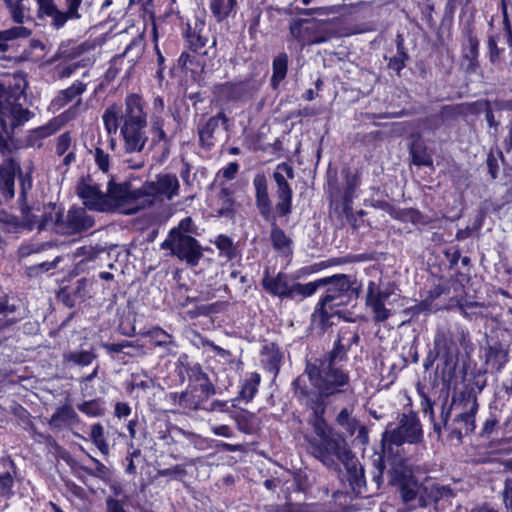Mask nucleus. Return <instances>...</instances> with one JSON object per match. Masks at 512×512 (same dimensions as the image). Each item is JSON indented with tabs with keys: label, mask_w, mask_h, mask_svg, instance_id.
I'll use <instances>...</instances> for the list:
<instances>
[{
	"label": "nucleus",
	"mask_w": 512,
	"mask_h": 512,
	"mask_svg": "<svg viewBox=\"0 0 512 512\" xmlns=\"http://www.w3.org/2000/svg\"><path fill=\"white\" fill-rule=\"evenodd\" d=\"M2 38L8 43L18 38H27L30 36L31 31L24 26H16L7 30L0 31Z\"/></svg>",
	"instance_id": "a878e982"
},
{
	"label": "nucleus",
	"mask_w": 512,
	"mask_h": 512,
	"mask_svg": "<svg viewBox=\"0 0 512 512\" xmlns=\"http://www.w3.org/2000/svg\"><path fill=\"white\" fill-rule=\"evenodd\" d=\"M68 146H69V137L67 135H62L59 138V143H58V147H57L58 152L63 153L67 149Z\"/></svg>",
	"instance_id": "3c124183"
},
{
	"label": "nucleus",
	"mask_w": 512,
	"mask_h": 512,
	"mask_svg": "<svg viewBox=\"0 0 512 512\" xmlns=\"http://www.w3.org/2000/svg\"><path fill=\"white\" fill-rule=\"evenodd\" d=\"M39 5V10L41 13L49 16L51 13L55 12V9L57 8L53 0H36Z\"/></svg>",
	"instance_id": "58836bf2"
},
{
	"label": "nucleus",
	"mask_w": 512,
	"mask_h": 512,
	"mask_svg": "<svg viewBox=\"0 0 512 512\" xmlns=\"http://www.w3.org/2000/svg\"><path fill=\"white\" fill-rule=\"evenodd\" d=\"M331 278H322L306 284L293 283L292 298L312 296L319 287L329 284Z\"/></svg>",
	"instance_id": "a211bd4d"
},
{
	"label": "nucleus",
	"mask_w": 512,
	"mask_h": 512,
	"mask_svg": "<svg viewBox=\"0 0 512 512\" xmlns=\"http://www.w3.org/2000/svg\"><path fill=\"white\" fill-rule=\"evenodd\" d=\"M450 415V409H448L446 412L442 411V418L444 422L446 423Z\"/></svg>",
	"instance_id": "680f3d73"
},
{
	"label": "nucleus",
	"mask_w": 512,
	"mask_h": 512,
	"mask_svg": "<svg viewBox=\"0 0 512 512\" xmlns=\"http://www.w3.org/2000/svg\"><path fill=\"white\" fill-rule=\"evenodd\" d=\"M143 165H144V162L142 160H140L135 163L129 164V167L132 169H140L143 167Z\"/></svg>",
	"instance_id": "13d9d810"
},
{
	"label": "nucleus",
	"mask_w": 512,
	"mask_h": 512,
	"mask_svg": "<svg viewBox=\"0 0 512 512\" xmlns=\"http://www.w3.org/2000/svg\"><path fill=\"white\" fill-rule=\"evenodd\" d=\"M314 431L318 437L317 440H321L332 435L330 429L328 428L326 422L321 418L316 416L313 422Z\"/></svg>",
	"instance_id": "c756f323"
},
{
	"label": "nucleus",
	"mask_w": 512,
	"mask_h": 512,
	"mask_svg": "<svg viewBox=\"0 0 512 512\" xmlns=\"http://www.w3.org/2000/svg\"><path fill=\"white\" fill-rule=\"evenodd\" d=\"M307 374L313 385L323 396H329L338 392L339 388L348 382V376L334 367L332 361L322 363L320 368L307 366Z\"/></svg>",
	"instance_id": "6e6552de"
},
{
	"label": "nucleus",
	"mask_w": 512,
	"mask_h": 512,
	"mask_svg": "<svg viewBox=\"0 0 512 512\" xmlns=\"http://www.w3.org/2000/svg\"><path fill=\"white\" fill-rule=\"evenodd\" d=\"M180 192L178 177L172 173H161L142 185L145 208L157 202L170 201Z\"/></svg>",
	"instance_id": "0eeeda50"
},
{
	"label": "nucleus",
	"mask_w": 512,
	"mask_h": 512,
	"mask_svg": "<svg viewBox=\"0 0 512 512\" xmlns=\"http://www.w3.org/2000/svg\"><path fill=\"white\" fill-rule=\"evenodd\" d=\"M101 277L108 280L112 278V275L108 272H104L101 274Z\"/></svg>",
	"instance_id": "69168bd1"
},
{
	"label": "nucleus",
	"mask_w": 512,
	"mask_h": 512,
	"mask_svg": "<svg viewBox=\"0 0 512 512\" xmlns=\"http://www.w3.org/2000/svg\"><path fill=\"white\" fill-rule=\"evenodd\" d=\"M274 179L278 185V188H282L284 186H289V184L285 180L284 175L278 169L274 173Z\"/></svg>",
	"instance_id": "8fccbe9b"
},
{
	"label": "nucleus",
	"mask_w": 512,
	"mask_h": 512,
	"mask_svg": "<svg viewBox=\"0 0 512 512\" xmlns=\"http://www.w3.org/2000/svg\"><path fill=\"white\" fill-rule=\"evenodd\" d=\"M271 240L275 248L284 249L288 246V239L284 232L280 229H273L271 232Z\"/></svg>",
	"instance_id": "2f4dec72"
},
{
	"label": "nucleus",
	"mask_w": 512,
	"mask_h": 512,
	"mask_svg": "<svg viewBox=\"0 0 512 512\" xmlns=\"http://www.w3.org/2000/svg\"><path fill=\"white\" fill-rule=\"evenodd\" d=\"M93 461L96 463V465L100 471H103L105 469V466L102 465L99 461H97L96 459H93Z\"/></svg>",
	"instance_id": "0e129e2a"
},
{
	"label": "nucleus",
	"mask_w": 512,
	"mask_h": 512,
	"mask_svg": "<svg viewBox=\"0 0 512 512\" xmlns=\"http://www.w3.org/2000/svg\"><path fill=\"white\" fill-rule=\"evenodd\" d=\"M15 81L18 91L14 93L8 92L0 84V125L6 134H10L30 118V112L18 103L19 96L24 90V80L15 77Z\"/></svg>",
	"instance_id": "20e7f679"
},
{
	"label": "nucleus",
	"mask_w": 512,
	"mask_h": 512,
	"mask_svg": "<svg viewBox=\"0 0 512 512\" xmlns=\"http://www.w3.org/2000/svg\"><path fill=\"white\" fill-rule=\"evenodd\" d=\"M291 200L279 199L277 209L282 215H286L290 211Z\"/></svg>",
	"instance_id": "49530a36"
},
{
	"label": "nucleus",
	"mask_w": 512,
	"mask_h": 512,
	"mask_svg": "<svg viewBox=\"0 0 512 512\" xmlns=\"http://www.w3.org/2000/svg\"><path fill=\"white\" fill-rule=\"evenodd\" d=\"M49 17L52 18L53 25L56 28L62 27L67 22V20L73 19L71 16H69L67 9L66 11H60L58 8H56L55 12L51 13Z\"/></svg>",
	"instance_id": "473e14b6"
},
{
	"label": "nucleus",
	"mask_w": 512,
	"mask_h": 512,
	"mask_svg": "<svg viewBox=\"0 0 512 512\" xmlns=\"http://www.w3.org/2000/svg\"><path fill=\"white\" fill-rule=\"evenodd\" d=\"M108 512H124L123 508L115 501L108 504Z\"/></svg>",
	"instance_id": "6e6d98bb"
},
{
	"label": "nucleus",
	"mask_w": 512,
	"mask_h": 512,
	"mask_svg": "<svg viewBox=\"0 0 512 512\" xmlns=\"http://www.w3.org/2000/svg\"><path fill=\"white\" fill-rule=\"evenodd\" d=\"M9 49V43L2 38L0 34V52L7 51Z\"/></svg>",
	"instance_id": "4d7b16f0"
},
{
	"label": "nucleus",
	"mask_w": 512,
	"mask_h": 512,
	"mask_svg": "<svg viewBox=\"0 0 512 512\" xmlns=\"http://www.w3.org/2000/svg\"><path fill=\"white\" fill-rule=\"evenodd\" d=\"M95 162L100 170L107 172L109 168V155L102 149L97 148L95 151Z\"/></svg>",
	"instance_id": "72a5a7b5"
},
{
	"label": "nucleus",
	"mask_w": 512,
	"mask_h": 512,
	"mask_svg": "<svg viewBox=\"0 0 512 512\" xmlns=\"http://www.w3.org/2000/svg\"><path fill=\"white\" fill-rule=\"evenodd\" d=\"M49 209L48 216L40 224L43 229L53 225L59 233L74 234L87 230L93 225V219L83 208H71L66 214L61 213L55 206Z\"/></svg>",
	"instance_id": "423d86ee"
},
{
	"label": "nucleus",
	"mask_w": 512,
	"mask_h": 512,
	"mask_svg": "<svg viewBox=\"0 0 512 512\" xmlns=\"http://www.w3.org/2000/svg\"><path fill=\"white\" fill-rule=\"evenodd\" d=\"M277 169L281 171V173L284 175V173L287 175L288 178H293V169L291 166H289L286 163L279 164L277 166Z\"/></svg>",
	"instance_id": "864d4df0"
},
{
	"label": "nucleus",
	"mask_w": 512,
	"mask_h": 512,
	"mask_svg": "<svg viewBox=\"0 0 512 512\" xmlns=\"http://www.w3.org/2000/svg\"><path fill=\"white\" fill-rule=\"evenodd\" d=\"M191 219L185 218L181 220L178 227L173 229L172 231H179L180 233L186 234L190 231Z\"/></svg>",
	"instance_id": "de8ad7c7"
},
{
	"label": "nucleus",
	"mask_w": 512,
	"mask_h": 512,
	"mask_svg": "<svg viewBox=\"0 0 512 512\" xmlns=\"http://www.w3.org/2000/svg\"><path fill=\"white\" fill-rule=\"evenodd\" d=\"M349 418V414H348V411L346 409H343L339 414H338V417H337V421L339 424L341 425H345L347 420Z\"/></svg>",
	"instance_id": "5fc2aeb1"
},
{
	"label": "nucleus",
	"mask_w": 512,
	"mask_h": 512,
	"mask_svg": "<svg viewBox=\"0 0 512 512\" xmlns=\"http://www.w3.org/2000/svg\"><path fill=\"white\" fill-rule=\"evenodd\" d=\"M216 244L218 248L222 251H228L232 245L230 239L224 236H219L216 241Z\"/></svg>",
	"instance_id": "a18cd8bd"
},
{
	"label": "nucleus",
	"mask_w": 512,
	"mask_h": 512,
	"mask_svg": "<svg viewBox=\"0 0 512 512\" xmlns=\"http://www.w3.org/2000/svg\"><path fill=\"white\" fill-rule=\"evenodd\" d=\"M422 437V430L419 420L414 414L403 415L399 426L391 431H386L383 435V446L401 445L405 442L416 443Z\"/></svg>",
	"instance_id": "9b49d317"
},
{
	"label": "nucleus",
	"mask_w": 512,
	"mask_h": 512,
	"mask_svg": "<svg viewBox=\"0 0 512 512\" xmlns=\"http://www.w3.org/2000/svg\"><path fill=\"white\" fill-rule=\"evenodd\" d=\"M305 98L307 100H312L314 98V92L313 90H308L306 93H305Z\"/></svg>",
	"instance_id": "052dcab7"
},
{
	"label": "nucleus",
	"mask_w": 512,
	"mask_h": 512,
	"mask_svg": "<svg viewBox=\"0 0 512 512\" xmlns=\"http://www.w3.org/2000/svg\"><path fill=\"white\" fill-rule=\"evenodd\" d=\"M233 0H211L210 8L219 21L224 19L230 12Z\"/></svg>",
	"instance_id": "5701e85b"
},
{
	"label": "nucleus",
	"mask_w": 512,
	"mask_h": 512,
	"mask_svg": "<svg viewBox=\"0 0 512 512\" xmlns=\"http://www.w3.org/2000/svg\"><path fill=\"white\" fill-rule=\"evenodd\" d=\"M150 124H151V127L158 126V127L163 128V126H164L163 115H151Z\"/></svg>",
	"instance_id": "603ef678"
},
{
	"label": "nucleus",
	"mask_w": 512,
	"mask_h": 512,
	"mask_svg": "<svg viewBox=\"0 0 512 512\" xmlns=\"http://www.w3.org/2000/svg\"><path fill=\"white\" fill-rule=\"evenodd\" d=\"M25 10L26 7L24 5V0H17L13 5H11V15L16 23L24 22L26 16Z\"/></svg>",
	"instance_id": "7c9ffc66"
},
{
	"label": "nucleus",
	"mask_w": 512,
	"mask_h": 512,
	"mask_svg": "<svg viewBox=\"0 0 512 512\" xmlns=\"http://www.w3.org/2000/svg\"><path fill=\"white\" fill-rule=\"evenodd\" d=\"M503 498L506 508L512 512V479L506 480Z\"/></svg>",
	"instance_id": "e433bc0d"
},
{
	"label": "nucleus",
	"mask_w": 512,
	"mask_h": 512,
	"mask_svg": "<svg viewBox=\"0 0 512 512\" xmlns=\"http://www.w3.org/2000/svg\"><path fill=\"white\" fill-rule=\"evenodd\" d=\"M220 117L224 118V116L222 114H219L217 117H212L207 121L206 125L200 130L201 141L205 140L206 130L213 131L218 126Z\"/></svg>",
	"instance_id": "4c0bfd02"
},
{
	"label": "nucleus",
	"mask_w": 512,
	"mask_h": 512,
	"mask_svg": "<svg viewBox=\"0 0 512 512\" xmlns=\"http://www.w3.org/2000/svg\"><path fill=\"white\" fill-rule=\"evenodd\" d=\"M115 412L118 417H126L130 414V407L126 403H117Z\"/></svg>",
	"instance_id": "c03bdc74"
},
{
	"label": "nucleus",
	"mask_w": 512,
	"mask_h": 512,
	"mask_svg": "<svg viewBox=\"0 0 512 512\" xmlns=\"http://www.w3.org/2000/svg\"><path fill=\"white\" fill-rule=\"evenodd\" d=\"M96 374H97V370L95 369V370L92 372V374H90L89 376H87L85 379H86L87 381H89V380H91L92 378H94V377L96 376Z\"/></svg>",
	"instance_id": "774afa93"
},
{
	"label": "nucleus",
	"mask_w": 512,
	"mask_h": 512,
	"mask_svg": "<svg viewBox=\"0 0 512 512\" xmlns=\"http://www.w3.org/2000/svg\"><path fill=\"white\" fill-rule=\"evenodd\" d=\"M393 297L392 302L399 296L389 289H381L375 282L370 281L367 285L366 306L370 309L373 319L378 322L387 320L391 315V305L389 299Z\"/></svg>",
	"instance_id": "f8f14e48"
},
{
	"label": "nucleus",
	"mask_w": 512,
	"mask_h": 512,
	"mask_svg": "<svg viewBox=\"0 0 512 512\" xmlns=\"http://www.w3.org/2000/svg\"><path fill=\"white\" fill-rule=\"evenodd\" d=\"M13 477L9 473L0 475V496L10 497L12 495Z\"/></svg>",
	"instance_id": "cd10ccee"
},
{
	"label": "nucleus",
	"mask_w": 512,
	"mask_h": 512,
	"mask_svg": "<svg viewBox=\"0 0 512 512\" xmlns=\"http://www.w3.org/2000/svg\"><path fill=\"white\" fill-rule=\"evenodd\" d=\"M84 90L85 87L83 84H73L71 87L59 94L57 97V102H59L61 105H65L72 101L74 98H77L79 95H81Z\"/></svg>",
	"instance_id": "393cba45"
},
{
	"label": "nucleus",
	"mask_w": 512,
	"mask_h": 512,
	"mask_svg": "<svg viewBox=\"0 0 512 512\" xmlns=\"http://www.w3.org/2000/svg\"><path fill=\"white\" fill-rule=\"evenodd\" d=\"M259 383L260 375L258 373H251L242 385L240 397L247 402L251 401L258 390Z\"/></svg>",
	"instance_id": "aec40b11"
},
{
	"label": "nucleus",
	"mask_w": 512,
	"mask_h": 512,
	"mask_svg": "<svg viewBox=\"0 0 512 512\" xmlns=\"http://www.w3.org/2000/svg\"><path fill=\"white\" fill-rule=\"evenodd\" d=\"M90 437L96 447L103 453H108V444L104 438V430L100 424H94L91 427Z\"/></svg>",
	"instance_id": "b1692460"
},
{
	"label": "nucleus",
	"mask_w": 512,
	"mask_h": 512,
	"mask_svg": "<svg viewBox=\"0 0 512 512\" xmlns=\"http://www.w3.org/2000/svg\"><path fill=\"white\" fill-rule=\"evenodd\" d=\"M163 246L169 247L174 255L191 266L197 265L202 256L197 240L179 231H171Z\"/></svg>",
	"instance_id": "9d476101"
},
{
	"label": "nucleus",
	"mask_w": 512,
	"mask_h": 512,
	"mask_svg": "<svg viewBox=\"0 0 512 512\" xmlns=\"http://www.w3.org/2000/svg\"><path fill=\"white\" fill-rule=\"evenodd\" d=\"M128 428H129L130 435H131L132 437H134L135 430H134V424H133V422H130V423H129Z\"/></svg>",
	"instance_id": "e2e57ef3"
},
{
	"label": "nucleus",
	"mask_w": 512,
	"mask_h": 512,
	"mask_svg": "<svg viewBox=\"0 0 512 512\" xmlns=\"http://www.w3.org/2000/svg\"><path fill=\"white\" fill-rule=\"evenodd\" d=\"M287 63L288 57L286 54L278 55L273 61V76L272 82L274 85H277L280 81H282L287 72Z\"/></svg>",
	"instance_id": "412c9836"
},
{
	"label": "nucleus",
	"mask_w": 512,
	"mask_h": 512,
	"mask_svg": "<svg viewBox=\"0 0 512 512\" xmlns=\"http://www.w3.org/2000/svg\"><path fill=\"white\" fill-rule=\"evenodd\" d=\"M66 9L68 10L69 16L75 19H79L81 17L79 13V8L82 4V0H64Z\"/></svg>",
	"instance_id": "f704fd0d"
},
{
	"label": "nucleus",
	"mask_w": 512,
	"mask_h": 512,
	"mask_svg": "<svg viewBox=\"0 0 512 512\" xmlns=\"http://www.w3.org/2000/svg\"><path fill=\"white\" fill-rule=\"evenodd\" d=\"M313 454L323 464L332 466L335 463V458L343 463L351 459V454L347 450L344 440L335 437L333 434L321 440H311Z\"/></svg>",
	"instance_id": "1a4fd4ad"
},
{
	"label": "nucleus",
	"mask_w": 512,
	"mask_h": 512,
	"mask_svg": "<svg viewBox=\"0 0 512 512\" xmlns=\"http://www.w3.org/2000/svg\"><path fill=\"white\" fill-rule=\"evenodd\" d=\"M478 409V403L476 399L471 400V406L469 411L461 413L456 420L461 421L464 424L465 432H472L475 429L474 418Z\"/></svg>",
	"instance_id": "4be33fe9"
},
{
	"label": "nucleus",
	"mask_w": 512,
	"mask_h": 512,
	"mask_svg": "<svg viewBox=\"0 0 512 512\" xmlns=\"http://www.w3.org/2000/svg\"><path fill=\"white\" fill-rule=\"evenodd\" d=\"M148 336L154 341L156 345H165L169 343L170 335L161 328H153L148 332Z\"/></svg>",
	"instance_id": "c85d7f7f"
},
{
	"label": "nucleus",
	"mask_w": 512,
	"mask_h": 512,
	"mask_svg": "<svg viewBox=\"0 0 512 512\" xmlns=\"http://www.w3.org/2000/svg\"><path fill=\"white\" fill-rule=\"evenodd\" d=\"M212 132L213 131H211V130H206L205 140L203 142L207 141L212 136Z\"/></svg>",
	"instance_id": "338daca9"
},
{
	"label": "nucleus",
	"mask_w": 512,
	"mask_h": 512,
	"mask_svg": "<svg viewBox=\"0 0 512 512\" xmlns=\"http://www.w3.org/2000/svg\"><path fill=\"white\" fill-rule=\"evenodd\" d=\"M18 170L16 163L6 161L0 166V193L5 199L14 196V178Z\"/></svg>",
	"instance_id": "dca6fc26"
},
{
	"label": "nucleus",
	"mask_w": 512,
	"mask_h": 512,
	"mask_svg": "<svg viewBox=\"0 0 512 512\" xmlns=\"http://www.w3.org/2000/svg\"><path fill=\"white\" fill-rule=\"evenodd\" d=\"M49 507L53 512H63L56 504L50 502Z\"/></svg>",
	"instance_id": "bf43d9fd"
},
{
	"label": "nucleus",
	"mask_w": 512,
	"mask_h": 512,
	"mask_svg": "<svg viewBox=\"0 0 512 512\" xmlns=\"http://www.w3.org/2000/svg\"><path fill=\"white\" fill-rule=\"evenodd\" d=\"M77 193L86 207L98 211H107L106 194L92 179L82 180L77 186Z\"/></svg>",
	"instance_id": "4468645a"
},
{
	"label": "nucleus",
	"mask_w": 512,
	"mask_h": 512,
	"mask_svg": "<svg viewBox=\"0 0 512 512\" xmlns=\"http://www.w3.org/2000/svg\"><path fill=\"white\" fill-rule=\"evenodd\" d=\"M147 112L145 102L138 94H129L125 98L124 108L109 106L103 116V124L109 135L120 129L123 147L127 153H140L148 142Z\"/></svg>",
	"instance_id": "f257e3e1"
},
{
	"label": "nucleus",
	"mask_w": 512,
	"mask_h": 512,
	"mask_svg": "<svg viewBox=\"0 0 512 512\" xmlns=\"http://www.w3.org/2000/svg\"><path fill=\"white\" fill-rule=\"evenodd\" d=\"M253 184L256 190L257 205L261 214L267 217L270 213V200L265 176L263 174H257L253 180Z\"/></svg>",
	"instance_id": "f3484780"
},
{
	"label": "nucleus",
	"mask_w": 512,
	"mask_h": 512,
	"mask_svg": "<svg viewBox=\"0 0 512 512\" xmlns=\"http://www.w3.org/2000/svg\"><path fill=\"white\" fill-rule=\"evenodd\" d=\"M107 210H117L122 214H134L145 208L142 186L139 189H131L128 183H115L112 179L108 182Z\"/></svg>",
	"instance_id": "39448f33"
},
{
	"label": "nucleus",
	"mask_w": 512,
	"mask_h": 512,
	"mask_svg": "<svg viewBox=\"0 0 512 512\" xmlns=\"http://www.w3.org/2000/svg\"><path fill=\"white\" fill-rule=\"evenodd\" d=\"M350 281L345 275L331 277L325 296L320 300L312 315L313 322L323 327L332 325L333 317L350 320L342 314L339 307L347 305L350 300Z\"/></svg>",
	"instance_id": "7ed1b4c3"
},
{
	"label": "nucleus",
	"mask_w": 512,
	"mask_h": 512,
	"mask_svg": "<svg viewBox=\"0 0 512 512\" xmlns=\"http://www.w3.org/2000/svg\"><path fill=\"white\" fill-rule=\"evenodd\" d=\"M151 134H152V141L153 143H160L164 142L167 143L169 141L168 136L166 132L164 131V128L161 127H151Z\"/></svg>",
	"instance_id": "c9c22d12"
},
{
	"label": "nucleus",
	"mask_w": 512,
	"mask_h": 512,
	"mask_svg": "<svg viewBox=\"0 0 512 512\" xmlns=\"http://www.w3.org/2000/svg\"><path fill=\"white\" fill-rule=\"evenodd\" d=\"M76 418V413L70 406H62L51 417L50 423L54 426L60 427L71 424Z\"/></svg>",
	"instance_id": "6ab92c4d"
},
{
	"label": "nucleus",
	"mask_w": 512,
	"mask_h": 512,
	"mask_svg": "<svg viewBox=\"0 0 512 512\" xmlns=\"http://www.w3.org/2000/svg\"><path fill=\"white\" fill-rule=\"evenodd\" d=\"M69 361L74 362L77 365L87 366L92 363L94 355L88 351L70 353L67 356Z\"/></svg>",
	"instance_id": "bb28decb"
},
{
	"label": "nucleus",
	"mask_w": 512,
	"mask_h": 512,
	"mask_svg": "<svg viewBox=\"0 0 512 512\" xmlns=\"http://www.w3.org/2000/svg\"><path fill=\"white\" fill-rule=\"evenodd\" d=\"M322 30L323 24L313 20H294L290 23V34L301 47L326 42L328 37L319 34Z\"/></svg>",
	"instance_id": "ddd939ff"
},
{
	"label": "nucleus",
	"mask_w": 512,
	"mask_h": 512,
	"mask_svg": "<svg viewBox=\"0 0 512 512\" xmlns=\"http://www.w3.org/2000/svg\"><path fill=\"white\" fill-rule=\"evenodd\" d=\"M413 162L416 165H431V158L424 152L413 151Z\"/></svg>",
	"instance_id": "ea45409f"
},
{
	"label": "nucleus",
	"mask_w": 512,
	"mask_h": 512,
	"mask_svg": "<svg viewBox=\"0 0 512 512\" xmlns=\"http://www.w3.org/2000/svg\"><path fill=\"white\" fill-rule=\"evenodd\" d=\"M152 115H163L165 110L164 100L160 96L153 99Z\"/></svg>",
	"instance_id": "79ce46f5"
},
{
	"label": "nucleus",
	"mask_w": 512,
	"mask_h": 512,
	"mask_svg": "<svg viewBox=\"0 0 512 512\" xmlns=\"http://www.w3.org/2000/svg\"><path fill=\"white\" fill-rule=\"evenodd\" d=\"M392 481L400 486L401 495L405 502L419 497V502L426 504L428 501L437 502L440 499L452 497V490L437 482L427 479L421 485L417 483L412 474V469L404 461L396 462L391 468Z\"/></svg>",
	"instance_id": "f03ea898"
},
{
	"label": "nucleus",
	"mask_w": 512,
	"mask_h": 512,
	"mask_svg": "<svg viewBox=\"0 0 512 512\" xmlns=\"http://www.w3.org/2000/svg\"><path fill=\"white\" fill-rule=\"evenodd\" d=\"M212 430H213V433L218 436L229 438L232 435V431H231L230 427H228L227 425L214 426L212 428Z\"/></svg>",
	"instance_id": "37998d69"
},
{
	"label": "nucleus",
	"mask_w": 512,
	"mask_h": 512,
	"mask_svg": "<svg viewBox=\"0 0 512 512\" xmlns=\"http://www.w3.org/2000/svg\"><path fill=\"white\" fill-rule=\"evenodd\" d=\"M262 284L273 295L292 298L293 283H290L286 275L278 274L274 278L265 276Z\"/></svg>",
	"instance_id": "2eb2a0df"
},
{
	"label": "nucleus",
	"mask_w": 512,
	"mask_h": 512,
	"mask_svg": "<svg viewBox=\"0 0 512 512\" xmlns=\"http://www.w3.org/2000/svg\"><path fill=\"white\" fill-rule=\"evenodd\" d=\"M238 168L239 166L236 162L229 163L221 170L223 177L228 180L233 179L238 171Z\"/></svg>",
	"instance_id": "a19ab883"
},
{
	"label": "nucleus",
	"mask_w": 512,
	"mask_h": 512,
	"mask_svg": "<svg viewBox=\"0 0 512 512\" xmlns=\"http://www.w3.org/2000/svg\"><path fill=\"white\" fill-rule=\"evenodd\" d=\"M278 198L279 199H286L291 200L292 198V191L289 186H284L282 188H278Z\"/></svg>",
	"instance_id": "09e8293b"
}]
</instances>
